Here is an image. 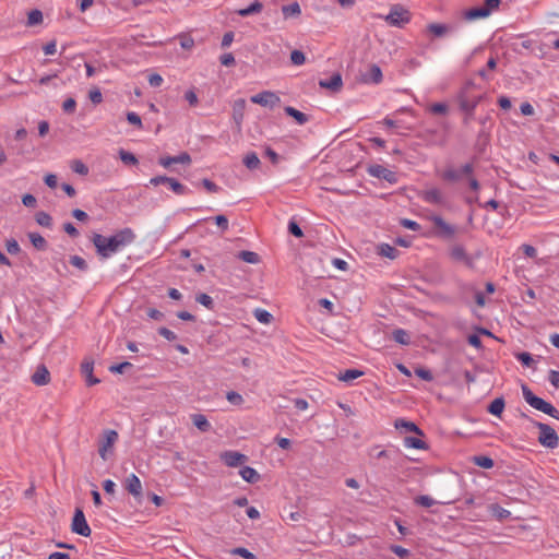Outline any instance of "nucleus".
<instances>
[{
  "instance_id": "nucleus-1",
  "label": "nucleus",
  "mask_w": 559,
  "mask_h": 559,
  "mask_svg": "<svg viewBox=\"0 0 559 559\" xmlns=\"http://www.w3.org/2000/svg\"><path fill=\"white\" fill-rule=\"evenodd\" d=\"M134 240L135 234L129 227L118 230L110 237H105L100 234H94L92 239L97 254L103 259L110 258L112 254L119 252L124 247L131 245Z\"/></svg>"
},
{
  "instance_id": "nucleus-2",
  "label": "nucleus",
  "mask_w": 559,
  "mask_h": 559,
  "mask_svg": "<svg viewBox=\"0 0 559 559\" xmlns=\"http://www.w3.org/2000/svg\"><path fill=\"white\" fill-rule=\"evenodd\" d=\"M522 393L530 406L559 420V411L552 404L536 396L526 385H522Z\"/></svg>"
},
{
  "instance_id": "nucleus-3",
  "label": "nucleus",
  "mask_w": 559,
  "mask_h": 559,
  "mask_svg": "<svg viewBox=\"0 0 559 559\" xmlns=\"http://www.w3.org/2000/svg\"><path fill=\"white\" fill-rule=\"evenodd\" d=\"M448 255L452 262L461 263L468 269H474L475 261L478 258V255L468 253L464 245L460 242H452L448 247Z\"/></svg>"
},
{
  "instance_id": "nucleus-4",
  "label": "nucleus",
  "mask_w": 559,
  "mask_h": 559,
  "mask_svg": "<svg viewBox=\"0 0 559 559\" xmlns=\"http://www.w3.org/2000/svg\"><path fill=\"white\" fill-rule=\"evenodd\" d=\"M533 425L539 430L538 442L548 449H556L559 445V436L548 424L533 421Z\"/></svg>"
},
{
  "instance_id": "nucleus-5",
  "label": "nucleus",
  "mask_w": 559,
  "mask_h": 559,
  "mask_svg": "<svg viewBox=\"0 0 559 559\" xmlns=\"http://www.w3.org/2000/svg\"><path fill=\"white\" fill-rule=\"evenodd\" d=\"M411 12L400 4H395L390 9L389 14L384 16V21L394 27H404L411 22Z\"/></svg>"
},
{
  "instance_id": "nucleus-6",
  "label": "nucleus",
  "mask_w": 559,
  "mask_h": 559,
  "mask_svg": "<svg viewBox=\"0 0 559 559\" xmlns=\"http://www.w3.org/2000/svg\"><path fill=\"white\" fill-rule=\"evenodd\" d=\"M429 221L433 224V235L444 240H451L457 233L455 225L447 223L440 215H431Z\"/></svg>"
},
{
  "instance_id": "nucleus-7",
  "label": "nucleus",
  "mask_w": 559,
  "mask_h": 559,
  "mask_svg": "<svg viewBox=\"0 0 559 559\" xmlns=\"http://www.w3.org/2000/svg\"><path fill=\"white\" fill-rule=\"evenodd\" d=\"M150 183L155 187L158 185H167V187L178 195H183L189 192V189L186 186L180 183L177 179L167 176L153 177L151 178Z\"/></svg>"
},
{
  "instance_id": "nucleus-8",
  "label": "nucleus",
  "mask_w": 559,
  "mask_h": 559,
  "mask_svg": "<svg viewBox=\"0 0 559 559\" xmlns=\"http://www.w3.org/2000/svg\"><path fill=\"white\" fill-rule=\"evenodd\" d=\"M250 100L253 104H258L260 106L267 107L271 109L275 108L281 103L280 96L271 91H263L261 93H258L251 96Z\"/></svg>"
},
{
  "instance_id": "nucleus-9",
  "label": "nucleus",
  "mask_w": 559,
  "mask_h": 559,
  "mask_svg": "<svg viewBox=\"0 0 559 559\" xmlns=\"http://www.w3.org/2000/svg\"><path fill=\"white\" fill-rule=\"evenodd\" d=\"M71 530L73 533L79 534L84 537H88L92 533V531L86 522L83 511L79 508L75 509V512H74V515L72 519Z\"/></svg>"
},
{
  "instance_id": "nucleus-10",
  "label": "nucleus",
  "mask_w": 559,
  "mask_h": 559,
  "mask_svg": "<svg viewBox=\"0 0 559 559\" xmlns=\"http://www.w3.org/2000/svg\"><path fill=\"white\" fill-rule=\"evenodd\" d=\"M117 440H118V432L116 430L107 429L104 431V437L99 441V447H98L99 456L104 461L107 460L108 452L111 450V448L114 447V444L116 443Z\"/></svg>"
},
{
  "instance_id": "nucleus-11",
  "label": "nucleus",
  "mask_w": 559,
  "mask_h": 559,
  "mask_svg": "<svg viewBox=\"0 0 559 559\" xmlns=\"http://www.w3.org/2000/svg\"><path fill=\"white\" fill-rule=\"evenodd\" d=\"M221 460L229 467H237L248 461V456L237 451H225Z\"/></svg>"
},
{
  "instance_id": "nucleus-12",
  "label": "nucleus",
  "mask_w": 559,
  "mask_h": 559,
  "mask_svg": "<svg viewBox=\"0 0 559 559\" xmlns=\"http://www.w3.org/2000/svg\"><path fill=\"white\" fill-rule=\"evenodd\" d=\"M368 173L370 176L379 179H384L390 183H394L396 181L395 173L383 167L382 165H371L368 168Z\"/></svg>"
},
{
  "instance_id": "nucleus-13",
  "label": "nucleus",
  "mask_w": 559,
  "mask_h": 559,
  "mask_svg": "<svg viewBox=\"0 0 559 559\" xmlns=\"http://www.w3.org/2000/svg\"><path fill=\"white\" fill-rule=\"evenodd\" d=\"M483 96H477L474 99H461L460 108L465 111L464 124H468L474 117V110L477 105L481 102Z\"/></svg>"
},
{
  "instance_id": "nucleus-14",
  "label": "nucleus",
  "mask_w": 559,
  "mask_h": 559,
  "mask_svg": "<svg viewBox=\"0 0 559 559\" xmlns=\"http://www.w3.org/2000/svg\"><path fill=\"white\" fill-rule=\"evenodd\" d=\"M124 486L128 492L135 499H140L142 497V483L135 474H130L126 478Z\"/></svg>"
},
{
  "instance_id": "nucleus-15",
  "label": "nucleus",
  "mask_w": 559,
  "mask_h": 559,
  "mask_svg": "<svg viewBox=\"0 0 559 559\" xmlns=\"http://www.w3.org/2000/svg\"><path fill=\"white\" fill-rule=\"evenodd\" d=\"M421 198L425 202L430 204L443 205L445 203L444 195L438 188H431L423 191Z\"/></svg>"
},
{
  "instance_id": "nucleus-16",
  "label": "nucleus",
  "mask_w": 559,
  "mask_h": 559,
  "mask_svg": "<svg viewBox=\"0 0 559 559\" xmlns=\"http://www.w3.org/2000/svg\"><path fill=\"white\" fill-rule=\"evenodd\" d=\"M191 157L188 153L183 152L177 156L160 157L158 163L160 166L168 168L173 164H190Z\"/></svg>"
},
{
  "instance_id": "nucleus-17",
  "label": "nucleus",
  "mask_w": 559,
  "mask_h": 559,
  "mask_svg": "<svg viewBox=\"0 0 559 559\" xmlns=\"http://www.w3.org/2000/svg\"><path fill=\"white\" fill-rule=\"evenodd\" d=\"M319 86L336 93L341 91L343 86L342 75L340 73H334L329 80H320Z\"/></svg>"
},
{
  "instance_id": "nucleus-18",
  "label": "nucleus",
  "mask_w": 559,
  "mask_h": 559,
  "mask_svg": "<svg viewBox=\"0 0 559 559\" xmlns=\"http://www.w3.org/2000/svg\"><path fill=\"white\" fill-rule=\"evenodd\" d=\"M382 78V71L377 64H371L368 71L361 74V80L365 83L379 84Z\"/></svg>"
},
{
  "instance_id": "nucleus-19",
  "label": "nucleus",
  "mask_w": 559,
  "mask_h": 559,
  "mask_svg": "<svg viewBox=\"0 0 559 559\" xmlns=\"http://www.w3.org/2000/svg\"><path fill=\"white\" fill-rule=\"evenodd\" d=\"M32 382L36 385H46L50 382V373L45 365L37 367L36 371L32 376Z\"/></svg>"
},
{
  "instance_id": "nucleus-20",
  "label": "nucleus",
  "mask_w": 559,
  "mask_h": 559,
  "mask_svg": "<svg viewBox=\"0 0 559 559\" xmlns=\"http://www.w3.org/2000/svg\"><path fill=\"white\" fill-rule=\"evenodd\" d=\"M245 109H246V100L243 98H239V99L235 100V103L233 105V119L238 129L241 128V123H242L243 117H245Z\"/></svg>"
},
{
  "instance_id": "nucleus-21",
  "label": "nucleus",
  "mask_w": 559,
  "mask_h": 559,
  "mask_svg": "<svg viewBox=\"0 0 559 559\" xmlns=\"http://www.w3.org/2000/svg\"><path fill=\"white\" fill-rule=\"evenodd\" d=\"M489 16V10L484 9L483 7L472 8L463 13V19L465 21H475L478 19H485Z\"/></svg>"
},
{
  "instance_id": "nucleus-22",
  "label": "nucleus",
  "mask_w": 559,
  "mask_h": 559,
  "mask_svg": "<svg viewBox=\"0 0 559 559\" xmlns=\"http://www.w3.org/2000/svg\"><path fill=\"white\" fill-rule=\"evenodd\" d=\"M394 426L396 429L404 430L405 432H415L419 436L424 435L415 423L402 418L396 419Z\"/></svg>"
},
{
  "instance_id": "nucleus-23",
  "label": "nucleus",
  "mask_w": 559,
  "mask_h": 559,
  "mask_svg": "<svg viewBox=\"0 0 559 559\" xmlns=\"http://www.w3.org/2000/svg\"><path fill=\"white\" fill-rule=\"evenodd\" d=\"M191 420L193 425L202 432H207L212 429L211 423L202 414H192Z\"/></svg>"
},
{
  "instance_id": "nucleus-24",
  "label": "nucleus",
  "mask_w": 559,
  "mask_h": 559,
  "mask_svg": "<svg viewBox=\"0 0 559 559\" xmlns=\"http://www.w3.org/2000/svg\"><path fill=\"white\" fill-rule=\"evenodd\" d=\"M427 31L435 37L440 38L445 36L451 31V27L442 23H430L427 25Z\"/></svg>"
},
{
  "instance_id": "nucleus-25",
  "label": "nucleus",
  "mask_w": 559,
  "mask_h": 559,
  "mask_svg": "<svg viewBox=\"0 0 559 559\" xmlns=\"http://www.w3.org/2000/svg\"><path fill=\"white\" fill-rule=\"evenodd\" d=\"M284 111L287 116L294 118L299 126H302L309 121V117L306 114L292 106H286Z\"/></svg>"
},
{
  "instance_id": "nucleus-26",
  "label": "nucleus",
  "mask_w": 559,
  "mask_h": 559,
  "mask_svg": "<svg viewBox=\"0 0 559 559\" xmlns=\"http://www.w3.org/2000/svg\"><path fill=\"white\" fill-rule=\"evenodd\" d=\"M262 9H263V4L259 0H255L249 7L238 10L237 14L245 17V16L260 13L262 11Z\"/></svg>"
},
{
  "instance_id": "nucleus-27",
  "label": "nucleus",
  "mask_w": 559,
  "mask_h": 559,
  "mask_svg": "<svg viewBox=\"0 0 559 559\" xmlns=\"http://www.w3.org/2000/svg\"><path fill=\"white\" fill-rule=\"evenodd\" d=\"M239 474L243 480L251 483V484L258 481L260 478V475L258 474V472L250 466H243L240 469Z\"/></svg>"
},
{
  "instance_id": "nucleus-28",
  "label": "nucleus",
  "mask_w": 559,
  "mask_h": 559,
  "mask_svg": "<svg viewBox=\"0 0 559 559\" xmlns=\"http://www.w3.org/2000/svg\"><path fill=\"white\" fill-rule=\"evenodd\" d=\"M504 400L503 397H497L488 406L487 411L495 416L500 417L503 409H504Z\"/></svg>"
},
{
  "instance_id": "nucleus-29",
  "label": "nucleus",
  "mask_w": 559,
  "mask_h": 559,
  "mask_svg": "<svg viewBox=\"0 0 559 559\" xmlns=\"http://www.w3.org/2000/svg\"><path fill=\"white\" fill-rule=\"evenodd\" d=\"M378 253L382 257L393 260L397 257L399 250L389 243H381L378 247Z\"/></svg>"
},
{
  "instance_id": "nucleus-30",
  "label": "nucleus",
  "mask_w": 559,
  "mask_h": 559,
  "mask_svg": "<svg viewBox=\"0 0 559 559\" xmlns=\"http://www.w3.org/2000/svg\"><path fill=\"white\" fill-rule=\"evenodd\" d=\"M472 462L478 467L486 469L492 468L495 465L493 460L487 455H475L473 456Z\"/></svg>"
},
{
  "instance_id": "nucleus-31",
  "label": "nucleus",
  "mask_w": 559,
  "mask_h": 559,
  "mask_svg": "<svg viewBox=\"0 0 559 559\" xmlns=\"http://www.w3.org/2000/svg\"><path fill=\"white\" fill-rule=\"evenodd\" d=\"M404 445L406 448H412V449H417V450L427 449V444L425 443V441H423L421 439L416 438V437H405Z\"/></svg>"
},
{
  "instance_id": "nucleus-32",
  "label": "nucleus",
  "mask_w": 559,
  "mask_h": 559,
  "mask_svg": "<svg viewBox=\"0 0 559 559\" xmlns=\"http://www.w3.org/2000/svg\"><path fill=\"white\" fill-rule=\"evenodd\" d=\"M29 241L38 250H45L47 247L46 239L38 233L28 234Z\"/></svg>"
},
{
  "instance_id": "nucleus-33",
  "label": "nucleus",
  "mask_w": 559,
  "mask_h": 559,
  "mask_svg": "<svg viewBox=\"0 0 559 559\" xmlns=\"http://www.w3.org/2000/svg\"><path fill=\"white\" fill-rule=\"evenodd\" d=\"M364 372L358 369H346L344 372L340 373L338 380L344 382H350L359 377H361Z\"/></svg>"
},
{
  "instance_id": "nucleus-34",
  "label": "nucleus",
  "mask_w": 559,
  "mask_h": 559,
  "mask_svg": "<svg viewBox=\"0 0 559 559\" xmlns=\"http://www.w3.org/2000/svg\"><path fill=\"white\" fill-rule=\"evenodd\" d=\"M238 258L246 262V263H250V264H257L260 262V257L258 253L253 252V251H247V250H243V251H240L238 253Z\"/></svg>"
},
{
  "instance_id": "nucleus-35",
  "label": "nucleus",
  "mask_w": 559,
  "mask_h": 559,
  "mask_svg": "<svg viewBox=\"0 0 559 559\" xmlns=\"http://www.w3.org/2000/svg\"><path fill=\"white\" fill-rule=\"evenodd\" d=\"M243 164L248 169L252 170L257 169L260 166L261 162L254 152H250L243 157Z\"/></svg>"
},
{
  "instance_id": "nucleus-36",
  "label": "nucleus",
  "mask_w": 559,
  "mask_h": 559,
  "mask_svg": "<svg viewBox=\"0 0 559 559\" xmlns=\"http://www.w3.org/2000/svg\"><path fill=\"white\" fill-rule=\"evenodd\" d=\"M283 15L287 17L298 16L301 13L300 5L298 2H293L290 4L284 5L282 8Z\"/></svg>"
},
{
  "instance_id": "nucleus-37",
  "label": "nucleus",
  "mask_w": 559,
  "mask_h": 559,
  "mask_svg": "<svg viewBox=\"0 0 559 559\" xmlns=\"http://www.w3.org/2000/svg\"><path fill=\"white\" fill-rule=\"evenodd\" d=\"M393 340L401 345H408L411 340L408 333L403 329H396L392 333Z\"/></svg>"
},
{
  "instance_id": "nucleus-38",
  "label": "nucleus",
  "mask_w": 559,
  "mask_h": 559,
  "mask_svg": "<svg viewBox=\"0 0 559 559\" xmlns=\"http://www.w3.org/2000/svg\"><path fill=\"white\" fill-rule=\"evenodd\" d=\"M254 314V318L260 322V323H263V324H269L272 322L273 320V316L264 310V309H261V308H257L253 312Z\"/></svg>"
},
{
  "instance_id": "nucleus-39",
  "label": "nucleus",
  "mask_w": 559,
  "mask_h": 559,
  "mask_svg": "<svg viewBox=\"0 0 559 559\" xmlns=\"http://www.w3.org/2000/svg\"><path fill=\"white\" fill-rule=\"evenodd\" d=\"M35 219L37 224H39L43 227H51L52 226V218L51 216L46 212H37L35 215Z\"/></svg>"
},
{
  "instance_id": "nucleus-40",
  "label": "nucleus",
  "mask_w": 559,
  "mask_h": 559,
  "mask_svg": "<svg viewBox=\"0 0 559 559\" xmlns=\"http://www.w3.org/2000/svg\"><path fill=\"white\" fill-rule=\"evenodd\" d=\"M195 300H197V302L201 304L209 310L214 309V306H215L214 300L207 294L202 293V294L197 295Z\"/></svg>"
},
{
  "instance_id": "nucleus-41",
  "label": "nucleus",
  "mask_w": 559,
  "mask_h": 559,
  "mask_svg": "<svg viewBox=\"0 0 559 559\" xmlns=\"http://www.w3.org/2000/svg\"><path fill=\"white\" fill-rule=\"evenodd\" d=\"M71 169L81 176H86L88 174V167L80 159L72 160Z\"/></svg>"
},
{
  "instance_id": "nucleus-42",
  "label": "nucleus",
  "mask_w": 559,
  "mask_h": 559,
  "mask_svg": "<svg viewBox=\"0 0 559 559\" xmlns=\"http://www.w3.org/2000/svg\"><path fill=\"white\" fill-rule=\"evenodd\" d=\"M442 178L447 181H451V182H454V181H457L460 180L462 177H461V173L459 169H454V168H447L443 174H442Z\"/></svg>"
},
{
  "instance_id": "nucleus-43",
  "label": "nucleus",
  "mask_w": 559,
  "mask_h": 559,
  "mask_svg": "<svg viewBox=\"0 0 559 559\" xmlns=\"http://www.w3.org/2000/svg\"><path fill=\"white\" fill-rule=\"evenodd\" d=\"M290 61L295 66H301L306 62V56L301 50H293L290 52Z\"/></svg>"
},
{
  "instance_id": "nucleus-44",
  "label": "nucleus",
  "mask_w": 559,
  "mask_h": 559,
  "mask_svg": "<svg viewBox=\"0 0 559 559\" xmlns=\"http://www.w3.org/2000/svg\"><path fill=\"white\" fill-rule=\"evenodd\" d=\"M231 555L240 556L245 559H257V556L249 551L247 548L243 547H237L230 550Z\"/></svg>"
},
{
  "instance_id": "nucleus-45",
  "label": "nucleus",
  "mask_w": 559,
  "mask_h": 559,
  "mask_svg": "<svg viewBox=\"0 0 559 559\" xmlns=\"http://www.w3.org/2000/svg\"><path fill=\"white\" fill-rule=\"evenodd\" d=\"M41 21H43V13H41V11H39V10H32L28 13V16H27L28 25H36V24L41 23Z\"/></svg>"
},
{
  "instance_id": "nucleus-46",
  "label": "nucleus",
  "mask_w": 559,
  "mask_h": 559,
  "mask_svg": "<svg viewBox=\"0 0 559 559\" xmlns=\"http://www.w3.org/2000/svg\"><path fill=\"white\" fill-rule=\"evenodd\" d=\"M415 503L425 508H430L437 502L430 496L421 495L415 498Z\"/></svg>"
},
{
  "instance_id": "nucleus-47",
  "label": "nucleus",
  "mask_w": 559,
  "mask_h": 559,
  "mask_svg": "<svg viewBox=\"0 0 559 559\" xmlns=\"http://www.w3.org/2000/svg\"><path fill=\"white\" fill-rule=\"evenodd\" d=\"M120 159L128 165H135L138 164V159L134 156V154L127 152L124 150H120L119 152Z\"/></svg>"
},
{
  "instance_id": "nucleus-48",
  "label": "nucleus",
  "mask_w": 559,
  "mask_h": 559,
  "mask_svg": "<svg viewBox=\"0 0 559 559\" xmlns=\"http://www.w3.org/2000/svg\"><path fill=\"white\" fill-rule=\"evenodd\" d=\"M226 399L233 405H241L243 403V397L236 391L227 392Z\"/></svg>"
},
{
  "instance_id": "nucleus-49",
  "label": "nucleus",
  "mask_w": 559,
  "mask_h": 559,
  "mask_svg": "<svg viewBox=\"0 0 559 559\" xmlns=\"http://www.w3.org/2000/svg\"><path fill=\"white\" fill-rule=\"evenodd\" d=\"M70 263H71L73 266H75V267H78L79 270H81V271H86V270H87V263H86V261H85L82 257H80V255H72V257L70 258Z\"/></svg>"
},
{
  "instance_id": "nucleus-50",
  "label": "nucleus",
  "mask_w": 559,
  "mask_h": 559,
  "mask_svg": "<svg viewBox=\"0 0 559 559\" xmlns=\"http://www.w3.org/2000/svg\"><path fill=\"white\" fill-rule=\"evenodd\" d=\"M94 361L92 359H84L81 364V372L84 377L93 374Z\"/></svg>"
},
{
  "instance_id": "nucleus-51",
  "label": "nucleus",
  "mask_w": 559,
  "mask_h": 559,
  "mask_svg": "<svg viewBox=\"0 0 559 559\" xmlns=\"http://www.w3.org/2000/svg\"><path fill=\"white\" fill-rule=\"evenodd\" d=\"M515 357L525 367H531V365L534 361L532 355L530 353H527V352L519 353V354L515 355Z\"/></svg>"
},
{
  "instance_id": "nucleus-52",
  "label": "nucleus",
  "mask_w": 559,
  "mask_h": 559,
  "mask_svg": "<svg viewBox=\"0 0 559 559\" xmlns=\"http://www.w3.org/2000/svg\"><path fill=\"white\" fill-rule=\"evenodd\" d=\"M76 108V102L74 98L69 97L62 103V110L66 114H73Z\"/></svg>"
},
{
  "instance_id": "nucleus-53",
  "label": "nucleus",
  "mask_w": 559,
  "mask_h": 559,
  "mask_svg": "<svg viewBox=\"0 0 559 559\" xmlns=\"http://www.w3.org/2000/svg\"><path fill=\"white\" fill-rule=\"evenodd\" d=\"M5 248L10 254H17L21 251L19 242L13 238L7 240Z\"/></svg>"
},
{
  "instance_id": "nucleus-54",
  "label": "nucleus",
  "mask_w": 559,
  "mask_h": 559,
  "mask_svg": "<svg viewBox=\"0 0 559 559\" xmlns=\"http://www.w3.org/2000/svg\"><path fill=\"white\" fill-rule=\"evenodd\" d=\"M288 231L297 238H301L304 236L302 229L294 219H290L288 223Z\"/></svg>"
},
{
  "instance_id": "nucleus-55",
  "label": "nucleus",
  "mask_w": 559,
  "mask_h": 559,
  "mask_svg": "<svg viewBox=\"0 0 559 559\" xmlns=\"http://www.w3.org/2000/svg\"><path fill=\"white\" fill-rule=\"evenodd\" d=\"M448 109V105L444 103H435L430 106V111L436 115H445Z\"/></svg>"
},
{
  "instance_id": "nucleus-56",
  "label": "nucleus",
  "mask_w": 559,
  "mask_h": 559,
  "mask_svg": "<svg viewBox=\"0 0 559 559\" xmlns=\"http://www.w3.org/2000/svg\"><path fill=\"white\" fill-rule=\"evenodd\" d=\"M131 367H132L131 362L123 361L121 364L110 366L109 371L112 373H123L124 370H127L128 368H131Z\"/></svg>"
},
{
  "instance_id": "nucleus-57",
  "label": "nucleus",
  "mask_w": 559,
  "mask_h": 559,
  "mask_svg": "<svg viewBox=\"0 0 559 559\" xmlns=\"http://www.w3.org/2000/svg\"><path fill=\"white\" fill-rule=\"evenodd\" d=\"M185 99L189 103L190 106L194 107L199 104V98L193 88L187 91L185 93Z\"/></svg>"
},
{
  "instance_id": "nucleus-58",
  "label": "nucleus",
  "mask_w": 559,
  "mask_h": 559,
  "mask_svg": "<svg viewBox=\"0 0 559 559\" xmlns=\"http://www.w3.org/2000/svg\"><path fill=\"white\" fill-rule=\"evenodd\" d=\"M401 225L407 229L413 230V231H419L421 228L417 222L408 219V218L401 219Z\"/></svg>"
},
{
  "instance_id": "nucleus-59",
  "label": "nucleus",
  "mask_w": 559,
  "mask_h": 559,
  "mask_svg": "<svg viewBox=\"0 0 559 559\" xmlns=\"http://www.w3.org/2000/svg\"><path fill=\"white\" fill-rule=\"evenodd\" d=\"M127 120L129 121V123L131 124H134L138 128H142V120H141V117L134 112V111H129L127 114Z\"/></svg>"
},
{
  "instance_id": "nucleus-60",
  "label": "nucleus",
  "mask_w": 559,
  "mask_h": 559,
  "mask_svg": "<svg viewBox=\"0 0 559 559\" xmlns=\"http://www.w3.org/2000/svg\"><path fill=\"white\" fill-rule=\"evenodd\" d=\"M158 334L169 342L177 340V335L171 330L165 326L158 329Z\"/></svg>"
},
{
  "instance_id": "nucleus-61",
  "label": "nucleus",
  "mask_w": 559,
  "mask_h": 559,
  "mask_svg": "<svg viewBox=\"0 0 559 559\" xmlns=\"http://www.w3.org/2000/svg\"><path fill=\"white\" fill-rule=\"evenodd\" d=\"M264 155L271 160L273 165H277L281 159L280 155L271 147L265 148Z\"/></svg>"
},
{
  "instance_id": "nucleus-62",
  "label": "nucleus",
  "mask_w": 559,
  "mask_h": 559,
  "mask_svg": "<svg viewBox=\"0 0 559 559\" xmlns=\"http://www.w3.org/2000/svg\"><path fill=\"white\" fill-rule=\"evenodd\" d=\"M88 97L93 104H99L103 100L102 92L98 88L91 90Z\"/></svg>"
},
{
  "instance_id": "nucleus-63",
  "label": "nucleus",
  "mask_w": 559,
  "mask_h": 559,
  "mask_svg": "<svg viewBox=\"0 0 559 559\" xmlns=\"http://www.w3.org/2000/svg\"><path fill=\"white\" fill-rule=\"evenodd\" d=\"M202 186L211 193H216L221 189L216 183L206 178L202 180Z\"/></svg>"
},
{
  "instance_id": "nucleus-64",
  "label": "nucleus",
  "mask_w": 559,
  "mask_h": 559,
  "mask_svg": "<svg viewBox=\"0 0 559 559\" xmlns=\"http://www.w3.org/2000/svg\"><path fill=\"white\" fill-rule=\"evenodd\" d=\"M548 380L555 388L559 389V371L550 370Z\"/></svg>"
}]
</instances>
